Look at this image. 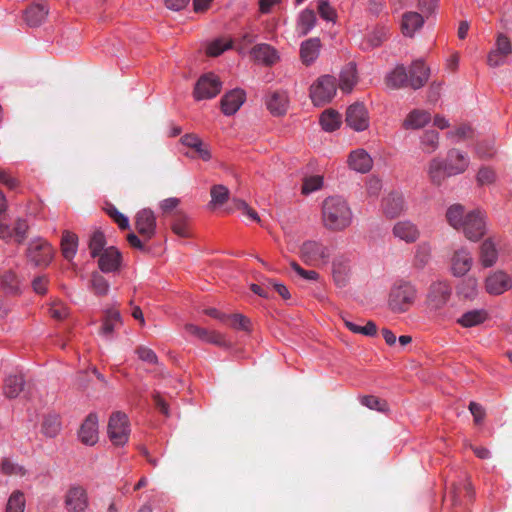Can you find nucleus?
Wrapping results in <instances>:
<instances>
[{
  "label": "nucleus",
  "instance_id": "nucleus-3",
  "mask_svg": "<svg viewBox=\"0 0 512 512\" xmlns=\"http://www.w3.org/2000/svg\"><path fill=\"white\" fill-rule=\"evenodd\" d=\"M418 297V290L414 284L405 280H398L391 286L387 305L391 312L402 314L411 309Z\"/></svg>",
  "mask_w": 512,
  "mask_h": 512
},
{
  "label": "nucleus",
  "instance_id": "nucleus-32",
  "mask_svg": "<svg viewBox=\"0 0 512 512\" xmlns=\"http://www.w3.org/2000/svg\"><path fill=\"white\" fill-rule=\"evenodd\" d=\"M498 259L496 244L492 238L486 239L480 246V262L488 268L493 266Z\"/></svg>",
  "mask_w": 512,
  "mask_h": 512
},
{
  "label": "nucleus",
  "instance_id": "nucleus-45",
  "mask_svg": "<svg viewBox=\"0 0 512 512\" xmlns=\"http://www.w3.org/2000/svg\"><path fill=\"white\" fill-rule=\"evenodd\" d=\"M464 207L460 204L451 205L446 212L447 222L455 229H460L465 218Z\"/></svg>",
  "mask_w": 512,
  "mask_h": 512
},
{
  "label": "nucleus",
  "instance_id": "nucleus-64",
  "mask_svg": "<svg viewBox=\"0 0 512 512\" xmlns=\"http://www.w3.org/2000/svg\"><path fill=\"white\" fill-rule=\"evenodd\" d=\"M477 292V281L474 278L467 279L461 287L460 293L465 298H472Z\"/></svg>",
  "mask_w": 512,
  "mask_h": 512
},
{
  "label": "nucleus",
  "instance_id": "nucleus-1",
  "mask_svg": "<svg viewBox=\"0 0 512 512\" xmlns=\"http://www.w3.org/2000/svg\"><path fill=\"white\" fill-rule=\"evenodd\" d=\"M321 219L327 230L340 232L351 225L353 213L346 199L330 196L322 202Z\"/></svg>",
  "mask_w": 512,
  "mask_h": 512
},
{
  "label": "nucleus",
  "instance_id": "nucleus-42",
  "mask_svg": "<svg viewBox=\"0 0 512 512\" xmlns=\"http://www.w3.org/2000/svg\"><path fill=\"white\" fill-rule=\"evenodd\" d=\"M439 133L427 130L420 138V149L426 154H432L439 148Z\"/></svg>",
  "mask_w": 512,
  "mask_h": 512
},
{
  "label": "nucleus",
  "instance_id": "nucleus-7",
  "mask_svg": "<svg viewBox=\"0 0 512 512\" xmlns=\"http://www.w3.org/2000/svg\"><path fill=\"white\" fill-rule=\"evenodd\" d=\"M107 431L114 445H124L128 441L130 434L127 415L120 411L112 413Z\"/></svg>",
  "mask_w": 512,
  "mask_h": 512
},
{
  "label": "nucleus",
  "instance_id": "nucleus-56",
  "mask_svg": "<svg viewBox=\"0 0 512 512\" xmlns=\"http://www.w3.org/2000/svg\"><path fill=\"white\" fill-rule=\"evenodd\" d=\"M323 183V179L321 176L315 175L311 177H307L303 181L302 185V193L303 194H310L318 189L321 188Z\"/></svg>",
  "mask_w": 512,
  "mask_h": 512
},
{
  "label": "nucleus",
  "instance_id": "nucleus-19",
  "mask_svg": "<svg viewBox=\"0 0 512 512\" xmlns=\"http://www.w3.org/2000/svg\"><path fill=\"white\" fill-rule=\"evenodd\" d=\"M430 69L422 60L414 61L408 71L409 87L417 90L423 87L429 79Z\"/></svg>",
  "mask_w": 512,
  "mask_h": 512
},
{
  "label": "nucleus",
  "instance_id": "nucleus-22",
  "mask_svg": "<svg viewBox=\"0 0 512 512\" xmlns=\"http://www.w3.org/2000/svg\"><path fill=\"white\" fill-rule=\"evenodd\" d=\"M184 328L190 335L198 338L199 340L219 346L225 344L224 336L215 330H208L191 323L186 324Z\"/></svg>",
  "mask_w": 512,
  "mask_h": 512
},
{
  "label": "nucleus",
  "instance_id": "nucleus-23",
  "mask_svg": "<svg viewBox=\"0 0 512 512\" xmlns=\"http://www.w3.org/2000/svg\"><path fill=\"white\" fill-rule=\"evenodd\" d=\"M382 210L386 217H398L405 210V201L402 194L392 192L382 200Z\"/></svg>",
  "mask_w": 512,
  "mask_h": 512
},
{
  "label": "nucleus",
  "instance_id": "nucleus-10",
  "mask_svg": "<svg viewBox=\"0 0 512 512\" xmlns=\"http://www.w3.org/2000/svg\"><path fill=\"white\" fill-rule=\"evenodd\" d=\"M222 88L219 77L213 73L202 75L195 84L193 96L196 100H205L216 97Z\"/></svg>",
  "mask_w": 512,
  "mask_h": 512
},
{
  "label": "nucleus",
  "instance_id": "nucleus-51",
  "mask_svg": "<svg viewBox=\"0 0 512 512\" xmlns=\"http://www.w3.org/2000/svg\"><path fill=\"white\" fill-rule=\"evenodd\" d=\"M106 213L113 221L118 225L121 230L129 229L130 223L129 219L122 214L114 205L109 204L105 208Z\"/></svg>",
  "mask_w": 512,
  "mask_h": 512
},
{
  "label": "nucleus",
  "instance_id": "nucleus-62",
  "mask_svg": "<svg viewBox=\"0 0 512 512\" xmlns=\"http://www.w3.org/2000/svg\"><path fill=\"white\" fill-rule=\"evenodd\" d=\"M430 257V248L428 245H420L417 249L416 255H415V262L416 265L419 267H424Z\"/></svg>",
  "mask_w": 512,
  "mask_h": 512
},
{
  "label": "nucleus",
  "instance_id": "nucleus-33",
  "mask_svg": "<svg viewBox=\"0 0 512 512\" xmlns=\"http://www.w3.org/2000/svg\"><path fill=\"white\" fill-rule=\"evenodd\" d=\"M488 318L484 309H476L465 312L457 319V323L464 328H470L482 324Z\"/></svg>",
  "mask_w": 512,
  "mask_h": 512
},
{
  "label": "nucleus",
  "instance_id": "nucleus-31",
  "mask_svg": "<svg viewBox=\"0 0 512 512\" xmlns=\"http://www.w3.org/2000/svg\"><path fill=\"white\" fill-rule=\"evenodd\" d=\"M320 46L319 38H310L301 44L300 55L305 65H310L317 59Z\"/></svg>",
  "mask_w": 512,
  "mask_h": 512
},
{
  "label": "nucleus",
  "instance_id": "nucleus-39",
  "mask_svg": "<svg viewBox=\"0 0 512 512\" xmlns=\"http://www.w3.org/2000/svg\"><path fill=\"white\" fill-rule=\"evenodd\" d=\"M356 82V65L354 63H348L340 73L339 87L344 92H350Z\"/></svg>",
  "mask_w": 512,
  "mask_h": 512
},
{
  "label": "nucleus",
  "instance_id": "nucleus-4",
  "mask_svg": "<svg viewBox=\"0 0 512 512\" xmlns=\"http://www.w3.org/2000/svg\"><path fill=\"white\" fill-rule=\"evenodd\" d=\"M452 287L449 282L437 280L430 284L427 290L425 304L430 311L444 308L450 300Z\"/></svg>",
  "mask_w": 512,
  "mask_h": 512
},
{
  "label": "nucleus",
  "instance_id": "nucleus-24",
  "mask_svg": "<svg viewBox=\"0 0 512 512\" xmlns=\"http://www.w3.org/2000/svg\"><path fill=\"white\" fill-rule=\"evenodd\" d=\"M393 235L406 243H414L420 236L418 227L409 220L398 221L393 227Z\"/></svg>",
  "mask_w": 512,
  "mask_h": 512
},
{
  "label": "nucleus",
  "instance_id": "nucleus-14",
  "mask_svg": "<svg viewBox=\"0 0 512 512\" xmlns=\"http://www.w3.org/2000/svg\"><path fill=\"white\" fill-rule=\"evenodd\" d=\"M512 287L510 276L504 271H496L485 280V289L491 295H501Z\"/></svg>",
  "mask_w": 512,
  "mask_h": 512
},
{
  "label": "nucleus",
  "instance_id": "nucleus-37",
  "mask_svg": "<svg viewBox=\"0 0 512 512\" xmlns=\"http://www.w3.org/2000/svg\"><path fill=\"white\" fill-rule=\"evenodd\" d=\"M78 237L70 231H64L61 239V251L65 259L72 260L77 252Z\"/></svg>",
  "mask_w": 512,
  "mask_h": 512
},
{
  "label": "nucleus",
  "instance_id": "nucleus-28",
  "mask_svg": "<svg viewBox=\"0 0 512 512\" xmlns=\"http://www.w3.org/2000/svg\"><path fill=\"white\" fill-rule=\"evenodd\" d=\"M48 14L47 5L44 2L31 4L24 12V20L31 27L39 26Z\"/></svg>",
  "mask_w": 512,
  "mask_h": 512
},
{
  "label": "nucleus",
  "instance_id": "nucleus-16",
  "mask_svg": "<svg viewBox=\"0 0 512 512\" xmlns=\"http://www.w3.org/2000/svg\"><path fill=\"white\" fill-rule=\"evenodd\" d=\"M79 439L85 445H94L98 441V417L90 413L82 423L79 432Z\"/></svg>",
  "mask_w": 512,
  "mask_h": 512
},
{
  "label": "nucleus",
  "instance_id": "nucleus-46",
  "mask_svg": "<svg viewBox=\"0 0 512 512\" xmlns=\"http://www.w3.org/2000/svg\"><path fill=\"white\" fill-rule=\"evenodd\" d=\"M320 123L325 131L332 132L339 128L341 117L334 110H326L321 114Z\"/></svg>",
  "mask_w": 512,
  "mask_h": 512
},
{
  "label": "nucleus",
  "instance_id": "nucleus-17",
  "mask_svg": "<svg viewBox=\"0 0 512 512\" xmlns=\"http://www.w3.org/2000/svg\"><path fill=\"white\" fill-rule=\"evenodd\" d=\"M246 99V93L242 89H233L227 92L221 99V110L227 115L235 114L243 105Z\"/></svg>",
  "mask_w": 512,
  "mask_h": 512
},
{
  "label": "nucleus",
  "instance_id": "nucleus-25",
  "mask_svg": "<svg viewBox=\"0 0 512 512\" xmlns=\"http://www.w3.org/2000/svg\"><path fill=\"white\" fill-rule=\"evenodd\" d=\"M348 164L351 169L357 172L367 173L372 168L373 160L364 149H357L350 153Z\"/></svg>",
  "mask_w": 512,
  "mask_h": 512
},
{
  "label": "nucleus",
  "instance_id": "nucleus-63",
  "mask_svg": "<svg viewBox=\"0 0 512 512\" xmlns=\"http://www.w3.org/2000/svg\"><path fill=\"white\" fill-rule=\"evenodd\" d=\"M235 205L238 210L242 211V213L249 217L250 219L259 223L261 222L257 212L254 209H252L245 201L237 200L235 202Z\"/></svg>",
  "mask_w": 512,
  "mask_h": 512
},
{
  "label": "nucleus",
  "instance_id": "nucleus-29",
  "mask_svg": "<svg viewBox=\"0 0 512 512\" xmlns=\"http://www.w3.org/2000/svg\"><path fill=\"white\" fill-rule=\"evenodd\" d=\"M431 121V114L426 110L414 109L412 110L403 121V128L421 129Z\"/></svg>",
  "mask_w": 512,
  "mask_h": 512
},
{
  "label": "nucleus",
  "instance_id": "nucleus-9",
  "mask_svg": "<svg viewBox=\"0 0 512 512\" xmlns=\"http://www.w3.org/2000/svg\"><path fill=\"white\" fill-rule=\"evenodd\" d=\"M464 235L471 241H478L486 232L485 215L480 210L466 213L462 227Z\"/></svg>",
  "mask_w": 512,
  "mask_h": 512
},
{
  "label": "nucleus",
  "instance_id": "nucleus-57",
  "mask_svg": "<svg viewBox=\"0 0 512 512\" xmlns=\"http://www.w3.org/2000/svg\"><path fill=\"white\" fill-rule=\"evenodd\" d=\"M135 353L137 354L138 358L142 360L143 362H146L148 364H157L158 357L155 354V352L147 347L139 346L136 348Z\"/></svg>",
  "mask_w": 512,
  "mask_h": 512
},
{
  "label": "nucleus",
  "instance_id": "nucleus-13",
  "mask_svg": "<svg viewBox=\"0 0 512 512\" xmlns=\"http://www.w3.org/2000/svg\"><path fill=\"white\" fill-rule=\"evenodd\" d=\"M135 228L145 241H149L156 231L154 212L148 208L138 211L135 215Z\"/></svg>",
  "mask_w": 512,
  "mask_h": 512
},
{
  "label": "nucleus",
  "instance_id": "nucleus-8",
  "mask_svg": "<svg viewBox=\"0 0 512 512\" xmlns=\"http://www.w3.org/2000/svg\"><path fill=\"white\" fill-rule=\"evenodd\" d=\"M26 257L34 266H48L53 258L51 245L42 238H36L29 242Z\"/></svg>",
  "mask_w": 512,
  "mask_h": 512
},
{
  "label": "nucleus",
  "instance_id": "nucleus-47",
  "mask_svg": "<svg viewBox=\"0 0 512 512\" xmlns=\"http://www.w3.org/2000/svg\"><path fill=\"white\" fill-rule=\"evenodd\" d=\"M61 423L58 415H47L42 421L41 430L48 437H55L60 431Z\"/></svg>",
  "mask_w": 512,
  "mask_h": 512
},
{
  "label": "nucleus",
  "instance_id": "nucleus-43",
  "mask_svg": "<svg viewBox=\"0 0 512 512\" xmlns=\"http://www.w3.org/2000/svg\"><path fill=\"white\" fill-rule=\"evenodd\" d=\"M317 21L316 14L313 10L306 9L301 12L299 19L297 30L301 36L307 35L311 29L315 26Z\"/></svg>",
  "mask_w": 512,
  "mask_h": 512
},
{
  "label": "nucleus",
  "instance_id": "nucleus-44",
  "mask_svg": "<svg viewBox=\"0 0 512 512\" xmlns=\"http://www.w3.org/2000/svg\"><path fill=\"white\" fill-rule=\"evenodd\" d=\"M333 278L337 286L344 287L347 282L349 271L348 263L345 259L337 258L333 261Z\"/></svg>",
  "mask_w": 512,
  "mask_h": 512
},
{
  "label": "nucleus",
  "instance_id": "nucleus-54",
  "mask_svg": "<svg viewBox=\"0 0 512 512\" xmlns=\"http://www.w3.org/2000/svg\"><path fill=\"white\" fill-rule=\"evenodd\" d=\"M232 46L231 40L216 39L209 44L207 47V54L212 57L219 56L224 51L228 50Z\"/></svg>",
  "mask_w": 512,
  "mask_h": 512
},
{
  "label": "nucleus",
  "instance_id": "nucleus-18",
  "mask_svg": "<svg viewBox=\"0 0 512 512\" xmlns=\"http://www.w3.org/2000/svg\"><path fill=\"white\" fill-rule=\"evenodd\" d=\"M122 325V318L119 310L115 307H110L104 310L102 325L99 334L107 339H111L115 329Z\"/></svg>",
  "mask_w": 512,
  "mask_h": 512
},
{
  "label": "nucleus",
  "instance_id": "nucleus-50",
  "mask_svg": "<svg viewBox=\"0 0 512 512\" xmlns=\"http://www.w3.org/2000/svg\"><path fill=\"white\" fill-rule=\"evenodd\" d=\"M0 468L5 475L24 476L26 473L22 465L12 461L10 458H4L0 463Z\"/></svg>",
  "mask_w": 512,
  "mask_h": 512
},
{
  "label": "nucleus",
  "instance_id": "nucleus-30",
  "mask_svg": "<svg viewBox=\"0 0 512 512\" xmlns=\"http://www.w3.org/2000/svg\"><path fill=\"white\" fill-rule=\"evenodd\" d=\"M424 17L418 12H406L402 16L401 29L405 36L412 37L424 24Z\"/></svg>",
  "mask_w": 512,
  "mask_h": 512
},
{
  "label": "nucleus",
  "instance_id": "nucleus-60",
  "mask_svg": "<svg viewBox=\"0 0 512 512\" xmlns=\"http://www.w3.org/2000/svg\"><path fill=\"white\" fill-rule=\"evenodd\" d=\"M28 224L25 220L18 219L15 223L13 232L16 237V241L21 244L27 237Z\"/></svg>",
  "mask_w": 512,
  "mask_h": 512
},
{
  "label": "nucleus",
  "instance_id": "nucleus-21",
  "mask_svg": "<svg viewBox=\"0 0 512 512\" xmlns=\"http://www.w3.org/2000/svg\"><path fill=\"white\" fill-rule=\"evenodd\" d=\"M472 263V256L467 249L461 248L456 250L451 259L453 275L457 277L464 276L471 269Z\"/></svg>",
  "mask_w": 512,
  "mask_h": 512
},
{
  "label": "nucleus",
  "instance_id": "nucleus-49",
  "mask_svg": "<svg viewBox=\"0 0 512 512\" xmlns=\"http://www.w3.org/2000/svg\"><path fill=\"white\" fill-rule=\"evenodd\" d=\"M90 287L96 295L104 296L108 293L109 283L102 275L96 272L92 274Z\"/></svg>",
  "mask_w": 512,
  "mask_h": 512
},
{
  "label": "nucleus",
  "instance_id": "nucleus-41",
  "mask_svg": "<svg viewBox=\"0 0 512 512\" xmlns=\"http://www.w3.org/2000/svg\"><path fill=\"white\" fill-rule=\"evenodd\" d=\"M343 321L345 327L353 333L362 334L369 337L375 336L377 334V326L373 321H367L365 325L345 318Z\"/></svg>",
  "mask_w": 512,
  "mask_h": 512
},
{
  "label": "nucleus",
  "instance_id": "nucleus-38",
  "mask_svg": "<svg viewBox=\"0 0 512 512\" xmlns=\"http://www.w3.org/2000/svg\"><path fill=\"white\" fill-rule=\"evenodd\" d=\"M171 229L179 237L188 238L191 236L188 218L180 211L173 214Z\"/></svg>",
  "mask_w": 512,
  "mask_h": 512
},
{
  "label": "nucleus",
  "instance_id": "nucleus-48",
  "mask_svg": "<svg viewBox=\"0 0 512 512\" xmlns=\"http://www.w3.org/2000/svg\"><path fill=\"white\" fill-rule=\"evenodd\" d=\"M210 195V204L213 206H221L228 200L229 190L224 185H214L211 188Z\"/></svg>",
  "mask_w": 512,
  "mask_h": 512
},
{
  "label": "nucleus",
  "instance_id": "nucleus-40",
  "mask_svg": "<svg viewBox=\"0 0 512 512\" xmlns=\"http://www.w3.org/2000/svg\"><path fill=\"white\" fill-rule=\"evenodd\" d=\"M389 30L386 27H377L369 33L362 44L363 49H372L380 46L387 40Z\"/></svg>",
  "mask_w": 512,
  "mask_h": 512
},
{
  "label": "nucleus",
  "instance_id": "nucleus-52",
  "mask_svg": "<svg viewBox=\"0 0 512 512\" xmlns=\"http://www.w3.org/2000/svg\"><path fill=\"white\" fill-rule=\"evenodd\" d=\"M25 498L21 491H15L8 499L6 512H24Z\"/></svg>",
  "mask_w": 512,
  "mask_h": 512
},
{
  "label": "nucleus",
  "instance_id": "nucleus-27",
  "mask_svg": "<svg viewBox=\"0 0 512 512\" xmlns=\"http://www.w3.org/2000/svg\"><path fill=\"white\" fill-rule=\"evenodd\" d=\"M251 56L255 61L267 66L273 65L279 60L277 51L266 43L255 45L251 50Z\"/></svg>",
  "mask_w": 512,
  "mask_h": 512
},
{
  "label": "nucleus",
  "instance_id": "nucleus-53",
  "mask_svg": "<svg viewBox=\"0 0 512 512\" xmlns=\"http://www.w3.org/2000/svg\"><path fill=\"white\" fill-rule=\"evenodd\" d=\"M105 237L102 232L96 231L89 240V249L92 257H97L105 246Z\"/></svg>",
  "mask_w": 512,
  "mask_h": 512
},
{
  "label": "nucleus",
  "instance_id": "nucleus-58",
  "mask_svg": "<svg viewBox=\"0 0 512 512\" xmlns=\"http://www.w3.org/2000/svg\"><path fill=\"white\" fill-rule=\"evenodd\" d=\"M496 179L494 170L488 167H482L477 174V181L480 185L492 184Z\"/></svg>",
  "mask_w": 512,
  "mask_h": 512
},
{
  "label": "nucleus",
  "instance_id": "nucleus-26",
  "mask_svg": "<svg viewBox=\"0 0 512 512\" xmlns=\"http://www.w3.org/2000/svg\"><path fill=\"white\" fill-rule=\"evenodd\" d=\"M98 265L103 272H113L120 266L121 254L114 247L106 248L99 255Z\"/></svg>",
  "mask_w": 512,
  "mask_h": 512
},
{
  "label": "nucleus",
  "instance_id": "nucleus-34",
  "mask_svg": "<svg viewBox=\"0 0 512 512\" xmlns=\"http://www.w3.org/2000/svg\"><path fill=\"white\" fill-rule=\"evenodd\" d=\"M1 288L7 295L16 296L21 293L20 280L15 272L5 271L0 279Z\"/></svg>",
  "mask_w": 512,
  "mask_h": 512
},
{
  "label": "nucleus",
  "instance_id": "nucleus-20",
  "mask_svg": "<svg viewBox=\"0 0 512 512\" xmlns=\"http://www.w3.org/2000/svg\"><path fill=\"white\" fill-rule=\"evenodd\" d=\"M267 109L274 116H282L286 114L289 107V98L285 91H273L266 98Z\"/></svg>",
  "mask_w": 512,
  "mask_h": 512
},
{
  "label": "nucleus",
  "instance_id": "nucleus-5",
  "mask_svg": "<svg viewBox=\"0 0 512 512\" xmlns=\"http://www.w3.org/2000/svg\"><path fill=\"white\" fill-rule=\"evenodd\" d=\"M300 258L305 264L318 267L328 262L330 250L321 242L307 240L300 247Z\"/></svg>",
  "mask_w": 512,
  "mask_h": 512
},
{
  "label": "nucleus",
  "instance_id": "nucleus-59",
  "mask_svg": "<svg viewBox=\"0 0 512 512\" xmlns=\"http://www.w3.org/2000/svg\"><path fill=\"white\" fill-rule=\"evenodd\" d=\"M290 265L299 276L306 280L317 281L319 279V274L314 270H305L295 261H292Z\"/></svg>",
  "mask_w": 512,
  "mask_h": 512
},
{
  "label": "nucleus",
  "instance_id": "nucleus-2",
  "mask_svg": "<svg viewBox=\"0 0 512 512\" xmlns=\"http://www.w3.org/2000/svg\"><path fill=\"white\" fill-rule=\"evenodd\" d=\"M469 165L467 156L457 149L447 153L446 161L433 158L428 164V177L432 184L440 186L446 177L463 173Z\"/></svg>",
  "mask_w": 512,
  "mask_h": 512
},
{
  "label": "nucleus",
  "instance_id": "nucleus-36",
  "mask_svg": "<svg viewBox=\"0 0 512 512\" xmlns=\"http://www.w3.org/2000/svg\"><path fill=\"white\" fill-rule=\"evenodd\" d=\"M387 85L394 89L409 86V76L403 65H398L386 78Z\"/></svg>",
  "mask_w": 512,
  "mask_h": 512
},
{
  "label": "nucleus",
  "instance_id": "nucleus-6",
  "mask_svg": "<svg viewBox=\"0 0 512 512\" xmlns=\"http://www.w3.org/2000/svg\"><path fill=\"white\" fill-rule=\"evenodd\" d=\"M335 94L336 79L330 75H324L318 78L310 89L311 100L317 106H322L330 102Z\"/></svg>",
  "mask_w": 512,
  "mask_h": 512
},
{
  "label": "nucleus",
  "instance_id": "nucleus-15",
  "mask_svg": "<svg viewBox=\"0 0 512 512\" xmlns=\"http://www.w3.org/2000/svg\"><path fill=\"white\" fill-rule=\"evenodd\" d=\"M65 506L68 512H84L88 506L86 491L81 486L71 487L65 496Z\"/></svg>",
  "mask_w": 512,
  "mask_h": 512
},
{
  "label": "nucleus",
  "instance_id": "nucleus-12",
  "mask_svg": "<svg viewBox=\"0 0 512 512\" xmlns=\"http://www.w3.org/2000/svg\"><path fill=\"white\" fill-rule=\"evenodd\" d=\"M345 121L355 131L366 130L369 127V114L365 105L359 102L350 105L346 111Z\"/></svg>",
  "mask_w": 512,
  "mask_h": 512
},
{
  "label": "nucleus",
  "instance_id": "nucleus-55",
  "mask_svg": "<svg viewBox=\"0 0 512 512\" xmlns=\"http://www.w3.org/2000/svg\"><path fill=\"white\" fill-rule=\"evenodd\" d=\"M361 404L366 406L371 410H376L379 412H385L387 410V403L380 398L373 395H366L361 398Z\"/></svg>",
  "mask_w": 512,
  "mask_h": 512
},
{
  "label": "nucleus",
  "instance_id": "nucleus-61",
  "mask_svg": "<svg viewBox=\"0 0 512 512\" xmlns=\"http://www.w3.org/2000/svg\"><path fill=\"white\" fill-rule=\"evenodd\" d=\"M439 0H418V8L425 17L432 15L438 5Z\"/></svg>",
  "mask_w": 512,
  "mask_h": 512
},
{
  "label": "nucleus",
  "instance_id": "nucleus-35",
  "mask_svg": "<svg viewBox=\"0 0 512 512\" xmlns=\"http://www.w3.org/2000/svg\"><path fill=\"white\" fill-rule=\"evenodd\" d=\"M24 380L21 375L11 374L8 375L3 384V392L8 398L17 397L23 390Z\"/></svg>",
  "mask_w": 512,
  "mask_h": 512
},
{
  "label": "nucleus",
  "instance_id": "nucleus-11",
  "mask_svg": "<svg viewBox=\"0 0 512 512\" xmlns=\"http://www.w3.org/2000/svg\"><path fill=\"white\" fill-rule=\"evenodd\" d=\"M512 55V42L504 33L496 35L495 46L488 53L487 64L492 67H500L506 64L507 58Z\"/></svg>",
  "mask_w": 512,
  "mask_h": 512
}]
</instances>
